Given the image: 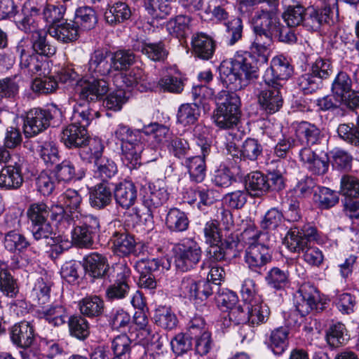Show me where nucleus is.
Segmentation results:
<instances>
[{"instance_id":"1","label":"nucleus","mask_w":359,"mask_h":359,"mask_svg":"<svg viewBox=\"0 0 359 359\" xmlns=\"http://www.w3.org/2000/svg\"><path fill=\"white\" fill-rule=\"evenodd\" d=\"M113 72L109 50L97 48L92 52L88 62V73L93 79L81 86L79 93L80 100L94 102L102 99L109 90V83L104 78Z\"/></svg>"},{"instance_id":"2","label":"nucleus","mask_w":359,"mask_h":359,"mask_svg":"<svg viewBox=\"0 0 359 359\" xmlns=\"http://www.w3.org/2000/svg\"><path fill=\"white\" fill-rule=\"evenodd\" d=\"M252 22L255 36L249 47L250 52L260 57L263 62H267L280 22L274 12L263 9L255 13Z\"/></svg>"},{"instance_id":"3","label":"nucleus","mask_w":359,"mask_h":359,"mask_svg":"<svg viewBox=\"0 0 359 359\" xmlns=\"http://www.w3.org/2000/svg\"><path fill=\"white\" fill-rule=\"evenodd\" d=\"M250 52L237 53L231 61L224 60L219 67V79L226 87L238 90L257 77V67L251 62Z\"/></svg>"},{"instance_id":"4","label":"nucleus","mask_w":359,"mask_h":359,"mask_svg":"<svg viewBox=\"0 0 359 359\" xmlns=\"http://www.w3.org/2000/svg\"><path fill=\"white\" fill-rule=\"evenodd\" d=\"M318 239L316 228L308 224L291 228L285 237V243L291 252L302 253L303 259L308 264L319 266L323 262V254L318 248L311 245L312 241Z\"/></svg>"},{"instance_id":"5","label":"nucleus","mask_w":359,"mask_h":359,"mask_svg":"<svg viewBox=\"0 0 359 359\" xmlns=\"http://www.w3.org/2000/svg\"><path fill=\"white\" fill-rule=\"evenodd\" d=\"M115 139L120 142L121 158L130 169H137L141 165V154L144 149V138L140 130H132L119 124L114 132Z\"/></svg>"},{"instance_id":"6","label":"nucleus","mask_w":359,"mask_h":359,"mask_svg":"<svg viewBox=\"0 0 359 359\" xmlns=\"http://www.w3.org/2000/svg\"><path fill=\"white\" fill-rule=\"evenodd\" d=\"M243 235L249 236V238L254 241L245 250V262L250 271L262 275L272 260V250L269 244L266 243L269 235L251 229L245 230Z\"/></svg>"},{"instance_id":"7","label":"nucleus","mask_w":359,"mask_h":359,"mask_svg":"<svg viewBox=\"0 0 359 359\" xmlns=\"http://www.w3.org/2000/svg\"><path fill=\"white\" fill-rule=\"evenodd\" d=\"M217 108L212 119L221 129H230L237 126L240 115V97L233 92L221 90L215 97Z\"/></svg>"},{"instance_id":"8","label":"nucleus","mask_w":359,"mask_h":359,"mask_svg":"<svg viewBox=\"0 0 359 359\" xmlns=\"http://www.w3.org/2000/svg\"><path fill=\"white\" fill-rule=\"evenodd\" d=\"M61 116L60 109L54 104H50L47 109H32L27 113L24 122L25 134L37 135L50 126L51 120H59Z\"/></svg>"},{"instance_id":"9","label":"nucleus","mask_w":359,"mask_h":359,"mask_svg":"<svg viewBox=\"0 0 359 359\" xmlns=\"http://www.w3.org/2000/svg\"><path fill=\"white\" fill-rule=\"evenodd\" d=\"M201 250L193 239H184L175 248V264L177 269L187 271L201 260Z\"/></svg>"},{"instance_id":"10","label":"nucleus","mask_w":359,"mask_h":359,"mask_svg":"<svg viewBox=\"0 0 359 359\" xmlns=\"http://www.w3.org/2000/svg\"><path fill=\"white\" fill-rule=\"evenodd\" d=\"M196 144L201 148L202 156H196L187 158L182 165L187 168L191 180L199 183L203 182L205 177V157L210 152L211 144L208 139L201 135L197 137Z\"/></svg>"},{"instance_id":"11","label":"nucleus","mask_w":359,"mask_h":359,"mask_svg":"<svg viewBox=\"0 0 359 359\" xmlns=\"http://www.w3.org/2000/svg\"><path fill=\"white\" fill-rule=\"evenodd\" d=\"M299 296L295 304L296 311L301 316H305L312 311L320 312L323 310V304L320 302L319 292L311 283H304L299 288Z\"/></svg>"},{"instance_id":"12","label":"nucleus","mask_w":359,"mask_h":359,"mask_svg":"<svg viewBox=\"0 0 359 359\" xmlns=\"http://www.w3.org/2000/svg\"><path fill=\"white\" fill-rule=\"evenodd\" d=\"M293 72L288 60L282 55L274 57L264 76V81L270 86L277 85L282 86L281 81L288 79Z\"/></svg>"},{"instance_id":"13","label":"nucleus","mask_w":359,"mask_h":359,"mask_svg":"<svg viewBox=\"0 0 359 359\" xmlns=\"http://www.w3.org/2000/svg\"><path fill=\"white\" fill-rule=\"evenodd\" d=\"M239 243L233 239H226L224 242L209 244L207 257L211 262H222L236 258L240 255Z\"/></svg>"},{"instance_id":"14","label":"nucleus","mask_w":359,"mask_h":359,"mask_svg":"<svg viewBox=\"0 0 359 359\" xmlns=\"http://www.w3.org/2000/svg\"><path fill=\"white\" fill-rule=\"evenodd\" d=\"M131 47L134 51L140 52L148 59L154 62L165 61L169 53L163 41L150 42L137 39L132 41Z\"/></svg>"},{"instance_id":"15","label":"nucleus","mask_w":359,"mask_h":359,"mask_svg":"<svg viewBox=\"0 0 359 359\" xmlns=\"http://www.w3.org/2000/svg\"><path fill=\"white\" fill-rule=\"evenodd\" d=\"M301 161L306 169L316 175H323L329 169L330 160L326 154H317L310 147H303L299 152Z\"/></svg>"},{"instance_id":"16","label":"nucleus","mask_w":359,"mask_h":359,"mask_svg":"<svg viewBox=\"0 0 359 359\" xmlns=\"http://www.w3.org/2000/svg\"><path fill=\"white\" fill-rule=\"evenodd\" d=\"M119 229L111 232L110 241L112 243L113 252L119 257H126L135 252L137 242L135 236L124 227L119 225Z\"/></svg>"},{"instance_id":"17","label":"nucleus","mask_w":359,"mask_h":359,"mask_svg":"<svg viewBox=\"0 0 359 359\" xmlns=\"http://www.w3.org/2000/svg\"><path fill=\"white\" fill-rule=\"evenodd\" d=\"M22 169V162L20 160L4 166L0 170V189L10 191L20 188L24 182Z\"/></svg>"},{"instance_id":"18","label":"nucleus","mask_w":359,"mask_h":359,"mask_svg":"<svg viewBox=\"0 0 359 359\" xmlns=\"http://www.w3.org/2000/svg\"><path fill=\"white\" fill-rule=\"evenodd\" d=\"M140 191L142 203L149 211L162 206L168 199L167 190L159 182L149 183Z\"/></svg>"},{"instance_id":"19","label":"nucleus","mask_w":359,"mask_h":359,"mask_svg":"<svg viewBox=\"0 0 359 359\" xmlns=\"http://www.w3.org/2000/svg\"><path fill=\"white\" fill-rule=\"evenodd\" d=\"M330 13L331 8L327 6L308 7L305 12L304 27L308 30L318 32L322 27L329 23Z\"/></svg>"},{"instance_id":"20","label":"nucleus","mask_w":359,"mask_h":359,"mask_svg":"<svg viewBox=\"0 0 359 359\" xmlns=\"http://www.w3.org/2000/svg\"><path fill=\"white\" fill-rule=\"evenodd\" d=\"M35 1L36 0H29L22 9V18L15 21L19 29L32 35L42 30L39 29L36 20V18L41 13V7H38Z\"/></svg>"},{"instance_id":"21","label":"nucleus","mask_w":359,"mask_h":359,"mask_svg":"<svg viewBox=\"0 0 359 359\" xmlns=\"http://www.w3.org/2000/svg\"><path fill=\"white\" fill-rule=\"evenodd\" d=\"M89 135L86 128L70 123L60 133V141L69 149L79 148L88 142Z\"/></svg>"},{"instance_id":"22","label":"nucleus","mask_w":359,"mask_h":359,"mask_svg":"<svg viewBox=\"0 0 359 359\" xmlns=\"http://www.w3.org/2000/svg\"><path fill=\"white\" fill-rule=\"evenodd\" d=\"M53 208H49L45 203L38 202L31 204L27 210V216L31 222V224L43 223L48 221V218L52 212L53 219H57L58 216H61L64 212V208L61 205H56Z\"/></svg>"},{"instance_id":"23","label":"nucleus","mask_w":359,"mask_h":359,"mask_svg":"<svg viewBox=\"0 0 359 359\" xmlns=\"http://www.w3.org/2000/svg\"><path fill=\"white\" fill-rule=\"evenodd\" d=\"M280 88L277 85H271L268 89L263 90L259 93L258 102L262 109L267 114H274L282 107L283 99Z\"/></svg>"},{"instance_id":"24","label":"nucleus","mask_w":359,"mask_h":359,"mask_svg":"<svg viewBox=\"0 0 359 359\" xmlns=\"http://www.w3.org/2000/svg\"><path fill=\"white\" fill-rule=\"evenodd\" d=\"M114 196L116 204L122 208L128 210L136 201V187L131 181L126 180L121 181L114 186Z\"/></svg>"},{"instance_id":"25","label":"nucleus","mask_w":359,"mask_h":359,"mask_svg":"<svg viewBox=\"0 0 359 359\" xmlns=\"http://www.w3.org/2000/svg\"><path fill=\"white\" fill-rule=\"evenodd\" d=\"M130 269L125 266L121 267L114 283L107 289L106 297L111 301L124 299L130 291Z\"/></svg>"},{"instance_id":"26","label":"nucleus","mask_w":359,"mask_h":359,"mask_svg":"<svg viewBox=\"0 0 359 359\" xmlns=\"http://www.w3.org/2000/svg\"><path fill=\"white\" fill-rule=\"evenodd\" d=\"M36 314L39 319L45 320L55 327L64 325L69 318L67 309L60 304L39 306Z\"/></svg>"},{"instance_id":"27","label":"nucleus","mask_w":359,"mask_h":359,"mask_svg":"<svg viewBox=\"0 0 359 359\" xmlns=\"http://www.w3.org/2000/svg\"><path fill=\"white\" fill-rule=\"evenodd\" d=\"M84 269L93 278H104L107 276L109 265L105 256L94 252L84 258Z\"/></svg>"},{"instance_id":"28","label":"nucleus","mask_w":359,"mask_h":359,"mask_svg":"<svg viewBox=\"0 0 359 359\" xmlns=\"http://www.w3.org/2000/svg\"><path fill=\"white\" fill-rule=\"evenodd\" d=\"M48 33L58 41L67 43L78 39V25L74 21L62 20L53 26H50Z\"/></svg>"},{"instance_id":"29","label":"nucleus","mask_w":359,"mask_h":359,"mask_svg":"<svg viewBox=\"0 0 359 359\" xmlns=\"http://www.w3.org/2000/svg\"><path fill=\"white\" fill-rule=\"evenodd\" d=\"M191 46L194 55L204 60L212 58L216 46L215 41L203 33H197L193 36Z\"/></svg>"},{"instance_id":"30","label":"nucleus","mask_w":359,"mask_h":359,"mask_svg":"<svg viewBox=\"0 0 359 359\" xmlns=\"http://www.w3.org/2000/svg\"><path fill=\"white\" fill-rule=\"evenodd\" d=\"M35 339L33 326L27 321L15 324L11 330L12 341L21 348H28L34 342Z\"/></svg>"},{"instance_id":"31","label":"nucleus","mask_w":359,"mask_h":359,"mask_svg":"<svg viewBox=\"0 0 359 359\" xmlns=\"http://www.w3.org/2000/svg\"><path fill=\"white\" fill-rule=\"evenodd\" d=\"M245 189L254 197H259L269 191L268 177L256 171L248 174L245 178Z\"/></svg>"},{"instance_id":"32","label":"nucleus","mask_w":359,"mask_h":359,"mask_svg":"<svg viewBox=\"0 0 359 359\" xmlns=\"http://www.w3.org/2000/svg\"><path fill=\"white\" fill-rule=\"evenodd\" d=\"M142 135L144 134L152 139L154 147H158L163 143H168L172 137V132L170 128L158 123H151L140 130Z\"/></svg>"},{"instance_id":"33","label":"nucleus","mask_w":359,"mask_h":359,"mask_svg":"<svg viewBox=\"0 0 359 359\" xmlns=\"http://www.w3.org/2000/svg\"><path fill=\"white\" fill-rule=\"evenodd\" d=\"M131 14L129 6L125 2L118 1L106 9L104 18L108 25L115 26L128 20Z\"/></svg>"},{"instance_id":"34","label":"nucleus","mask_w":359,"mask_h":359,"mask_svg":"<svg viewBox=\"0 0 359 359\" xmlns=\"http://www.w3.org/2000/svg\"><path fill=\"white\" fill-rule=\"evenodd\" d=\"M79 309L82 316L93 318L100 316L104 309L103 299L97 295L88 296L79 302Z\"/></svg>"},{"instance_id":"35","label":"nucleus","mask_w":359,"mask_h":359,"mask_svg":"<svg viewBox=\"0 0 359 359\" xmlns=\"http://www.w3.org/2000/svg\"><path fill=\"white\" fill-rule=\"evenodd\" d=\"M47 32L48 31L41 30L31 36L30 41L34 54L47 57L55 54L57 48L47 40Z\"/></svg>"},{"instance_id":"36","label":"nucleus","mask_w":359,"mask_h":359,"mask_svg":"<svg viewBox=\"0 0 359 359\" xmlns=\"http://www.w3.org/2000/svg\"><path fill=\"white\" fill-rule=\"evenodd\" d=\"M112 192L108 182L97 184L90 194V202L93 207L102 209L111 203Z\"/></svg>"},{"instance_id":"37","label":"nucleus","mask_w":359,"mask_h":359,"mask_svg":"<svg viewBox=\"0 0 359 359\" xmlns=\"http://www.w3.org/2000/svg\"><path fill=\"white\" fill-rule=\"evenodd\" d=\"M289 330L280 327L271 331L267 341L268 347L277 355L285 352L289 344Z\"/></svg>"},{"instance_id":"38","label":"nucleus","mask_w":359,"mask_h":359,"mask_svg":"<svg viewBox=\"0 0 359 359\" xmlns=\"http://www.w3.org/2000/svg\"><path fill=\"white\" fill-rule=\"evenodd\" d=\"M166 228L171 232H183L189 225L186 213L177 208H170L165 219Z\"/></svg>"},{"instance_id":"39","label":"nucleus","mask_w":359,"mask_h":359,"mask_svg":"<svg viewBox=\"0 0 359 359\" xmlns=\"http://www.w3.org/2000/svg\"><path fill=\"white\" fill-rule=\"evenodd\" d=\"M32 233L34 239L46 245H54L60 242V238L55 236L53 227L49 222L32 224Z\"/></svg>"},{"instance_id":"40","label":"nucleus","mask_w":359,"mask_h":359,"mask_svg":"<svg viewBox=\"0 0 359 359\" xmlns=\"http://www.w3.org/2000/svg\"><path fill=\"white\" fill-rule=\"evenodd\" d=\"M296 134L301 141L309 146L308 147L319 144L323 137L320 130L316 126L306 121L298 124Z\"/></svg>"},{"instance_id":"41","label":"nucleus","mask_w":359,"mask_h":359,"mask_svg":"<svg viewBox=\"0 0 359 359\" xmlns=\"http://www.w3.org/2000/svg\"><path fill=\"white\" fill-rule=\"evenodd\" d=\"M81 158L88 163H94L100 159L104 151V145L100 139L88 137V142L80 147Z\"/></svg>"},{"instance_id":"42","label":"nucleus","mask_w":359,"mask_h":359,"mask_svg":"<svg viewBox=\"0 0 359 359\" xmlns=\"http://www.w3.org/2000/svg\"><path fill=\"white\" fill-rule=\"evenodd\" d=\"M126 334L116 336L111 341L114 359H133L132 353L135 344Z\"/></svg>"},{"instance_id":"43","label":"nucleus","mask_w":359,"mask_h":359,"mask_svg":"<svg viewBox=\"0 0 359 359\" xmlns=\"http://www.w3.org/2000/svg\"><path fill=\"white\" fill-rule=\"evenodd\" d=\"M133 50L119 49L114 52L110 51L111 60L114 72L126 71L136 61Z\"/></svg>"},{"instance_id":"44","label":"nucleus","mask_w":359,"mask_h":359,"mask_svg":"<svg viewBox=\"0 0 359 359\" xmlns=\"http://www.w3.org/2000/svg\"><path fill=\"white\" fill-rule=\"evenodd\" d=\"M4 248L10 252H22L29 245L26 237L15 230H9L4 234L3 241Z\"/></svg>"},{"instance_id":"45","label":"nucleus","mask_w":359,"mask_h":359,"mask_svg":"<svg viewBox=\"0 0 359 359\" xmlns=\"http://www.w3.org/2000/svg\"><path fill=\"white\" fill-rule=\"evenodd\" d=\"M153 318L158 326L167 330L175 329L178 323L177 318L172 309L163 306L155 309Z\"/></svg>"},{"instance_id":"46","label":"nucleus","mask_w":359,"mask_h":359,"mask_svg":"<svg viewBox=\"0 0 359 359\" xmlns=\"http://www.w3.org/2000/svg\"><path fill=\"white\" fill-rule=\"evenodd\" d=\"M353 89V81L349 75L344 72H339L332 84L334 95L341 101L346 98Z\"/></svg>"},{"instance_id":"47","label":"nucleus","mask_w":359,"mask_h":359,"mask_svg":"<svg viewBox=\"0 0 359 359\" xmlns=\"http://www.w3.org/2000/svg\"><path fill=\"white\" fill-rule=\"evenodd\" d=\"M94 165V176L100 179L101 182H108L118 172L115 162L107 157H102Z\"/></svg>"},{"instance_id":"48","label":"nucleus","mask_w":359,"mask_h":359,"mask_svg":"<svg viewBox=\"0 0 359 359\" xmlns=\"http://www.w3.org/2000/svg\"><path fill=\"white\" fill-rule=\"evenodd\" d=\"M190 22L189 16L180 15L167 22L166 29L170 35L178 39H183L189 34Z\"/></svg>"},{"instance_id":"49","label":"nucleus","mask_w":359,"mask_h":359,"mask_svg":"<svg viewBox=\"0 0 359 359\" xmlns=\"http://www.w3.org/2000/svg\"><path fill=\"white\" fill-rule=\"evenodd\" d=\"M20 68L25 73L33 76L41 75L44 63L39 59L36 54H29L22 48L20 50Z\"/></svg>"},{"instance_id":"50","label":"nucleus","mask_w":359,"mask_h":359,"mask_svg":"<svg viewBox=\"0 0 359 359\" xmlns=\"http://www.w3.org/2000/svg\"><path fill=\"white\" fill-rule=\"evenodd\" d=\"M67 320L72 336L80 340H84L89 336L90 325L84 317L76 315L69 317Z\"/></svg>"},{"instance_id":"51","label":"nucleus","mask_w":359,"mask_h":359,"mask_svg":"<svg viewBox=\"0 0 359 359\" xmlns=\"http://www.w3.org/2000/svg\"><path fill=\"white\" fill-rule=\"evenodd\" d=\"M55 172L57 181L64 182H69L74 178L81 179L85 175L83 170L76 172L74 163L67 160L57 164Z\"/></svg>"},{"instance_id":"52","label":"nucleus","mask_w":359,"mask_h":359,"mask_svg":"<svg viewBox=\"0 0 359 359\" xmlns=\"http://www.w3.org/2000/svg\"><path fill=\"white\" fill-rule=\"evenodd\" d=\"M200 116V109L197 103L183 104L177 111V122L184 126L194 124Z\"/></svg>"},{"instance_id":"53","label":"nucleus","mask_w":359,"mask_h":359,"mask_svg":"<svg viewBox=\"0 0 359 359\" xmlns=\"http://www.w3.org/2000/svg\"><path fill=\"white\" fill-rule=\"evenodd\" d=\"M0 291L8 297H15L19 292L17 280L5 267L0 266Z\"/></svg>"},{"instance_id":"54","label":"nucleus","mask_w":359,"mask_h":359,"mask_svg":"<svg viewBox=\"0 0 359 359\" xmlns=\"http://www.w3.org/2000/svg\"><path fill=\"white\" fill-rule=\"evenodd\" d=\"M338 137L342 141L354 147H359V126L357 123H341L337 129Z\"/></svg>"},{"instance_id":"55","label":"nucleus","mask_w":359,"mask_h":359,"mask_svg":"<svg viewBox=\"0 0 359 359\" xmlns=\"http://www.w3.org/2000/svg\"><path fill=\"white\" fill-rule=\"evenodd\" d=\"M99 116V112L93 110L88 105L79 104L74 110L72 123L83 126L87 129L92 120Z\"/></svg>"},{"instance_id":"56","label":"nucleus","mask_w":359,"mask_h":359,"mask_svg":"<svg viewBox=\"0 0 359 359\" xmlns=\"http://www.w3.org/2000/svg\"><path fill=\"white\" fill-rule=\"evenodd\" d=\"M74 22L83 29H91L95 27L97 18L95 11L92 8L85 6L76 10Z\"/></svg>"},{"instance_id":"57","label":"nucleus","mask_w":359,"mask_h":359,"mask_svg":"<svg viewBox=\"0 0 359 359\" xmlns=\"http://www.w3.org/2000/svg\"><path fill=\"white\" fill-rule=\"evenodd\" d=\"M144 7L149 15L154 18L168 15L171 13L172 0H144Z\"/></svg>"},{"instance_id":"58","label":"nucleus","mask_w":359,"mask_h":359,"mask_svg":"<svg viewBox=\"0 0 359 359\" xmlns=\"http://www.w3.org/2000/svg\"><path fill=\"white\" fill-rule=\"evenodd\" d=\"M36 151L46 163L53 164L58 159V150L53 141H38Z\"/></svg>"},{"instance_id":"59","label":"nucleus","mask_w":359,"mask_h":359,"mask_svg":"<svg viewBox=\"0 0 359 359\" xmlns=\"http://www.w3.org/2000/svg\"><path fill=\"white\" fill-rule=\"evenodd\" d=\"M72 232V243L80 248H90L93 244V233L74 223Z\"/></svg>"},{"instance_id":"60","label":"nucleus","mask_w":359,"mask_h":359,"mask_svg":"<svg viewBox=\"0 0 359 359\" xmlns=\"http://www.w3.org/2000/svg\"><path fill=\"white\" fill-rule=\"evenodd\" d=\"M248 310V321L252 325H259L266 323L270 315L269 306L264 303L252 305H246Z\"/></svg>"},{"instance_id":"61","label":"nucleus","mask_w":359,"mask_h":359,"mask_svg":"<svg viewBox=\"0 0 359 359\" xmlns=\"http://www.w3.org/2000/svg\"><path fill=\"white\" fill-rule=\"evenodd\" d=\"M317 189L318 191H315L314 200L318 203L320 208L329 209L338 203V196L331 189L319 187H317Z\"/></svg>"},{"instance_id":"62","label":"nucleus","mask_w":359,"mask_h":359,"mask_svg":"<svg viewBox=\"0 0 359 359\" xmlns=\"http://www.w3.org/2000/svg\"><path fill=\"white\" fill-rule=\"evenodd\" d=\"M339 193L351 198L359 197V179L353 175H344L340 181Z\"/></svg>"},{"instance_id":"63","label":"nucleus","mask_w":359,"mask_h":359,"mask_svg":"<svg viewBox=\"0 0 359 359\" xmlns=\"http://www.w3.org/2000/svg\"><path fill=\"white\" fill-rule=\"evenodd\" d=\"M42 9V15L43 20L49 23L50 26H53L63 20L64 14L66 8L62 5H52L46 4L40 6Z\"/></svg>"},{"instance_id":"64","label":"nucleus","mask_w":359,"mask_h":359,"mask_svg":"<svg viewBox=\"0 0 359 359\" xmlns=\"http://www.w3.org/2000/svg\"><path fill=\"white\" fill-rule=\"evenodd\" d=\"M297 85L304 94H311L323 87V82L310 71L298 77Z\"/></svg>"}]
</instances>
